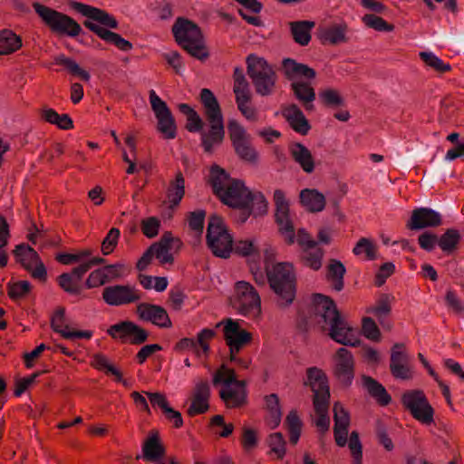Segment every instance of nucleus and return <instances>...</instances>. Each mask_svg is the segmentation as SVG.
<instances>
[{"mask_svg":"<svg viewBox=\"0 0 464 464\" xmlns=\"http://www.w3.org/2000/svg\"><path fill=\"white\" fill-rule=\"evenodd\" d=\"M347 32L348 25L346 23L335 24L330 27L320 29L317 36L323 44L337 45L348 42Z\"/></svg>","mask_w":464,"mask_h":464,"instance_id":"cd10ccee","label":"nucleus"},{"mask_svg":"<svg viewBox=\"0 0 464 464\" xmlns=\"http://www.w3.org/2000/svg\"><path fill=\"white\" fill-rule=\"evenodd\" d=\"M334 376L342 387H350L354 379L355 362L353 353L346 348H339L334 354Z\"/></svg>","mask_w":464,"mask_h":464,"instance_id":"4468645a","label":"nucleus"},{"mask_svg":"<svg viewBox=\"0 0 464 464\" xmlns=\"http://www.w3.org/2000/svg\"><path fill=\"white\" fill-rule=\"evenodd\" d=\"M235 382H237L235 370L227 368L225 364L221 365L220 369L215 373L213 378L214 385L222 382L226 386H229Z\"/></svg>","mask_w":464,"mask_h":464,"instance_id":"052dcab7","label":"nucleus"},{"mask_svg":"<svg viewBox=\"0 0 464 464\" xmlns=\"http://www.w3.org/2000/svg\"><path fill=\"white\" fill-rule=\"evenodd\" d=\"M185 195V179L181 171L176 173L175 179L170 180L167 189V198L170 208H176Z\"/></svg>","mask_w":464,"mask_h":464,"instance_id":"e433bc0d","label":"nucleus"},{"mask_svg":"<svg viewBox=\"0 0 464 464\" xmlns=\"http://www.w3.org/2000/svg\"><path fill=\"white\" fill-rule=\"evenodd\" d=\"M354 255L359 256L365 253L367 259L374 260L376 258V246L366 237H362L353 249Z\"/></svg>","mask_w":464,"mask_h":464,"instance_id":"bf43d9fd","label":"nucleus"},{"mask_svg":"<svg viewBox=\"0 0 464 464\" xmlns=\"http://www.w3.org/2000/svg\"><path fill=\"white\" fill-rule=\"evenodd\" d=\"M205 217L206 211L203 209L189 212L188 218L189 227L196 232L202 233Z\"/></svg>","mask_w":464,"mask_h":464,"instance_id":"338daca9","label":"nucleus"},{"mask_svg":"<svg viewBox=\"0 0 464 464\" xmlns=\"http://www.w3.org/2000/svg\"><path fill=\"white\" fill-rule=\"evenodd\" d=\"M33 7L35 13L52 31L67 34L71 37H75L81 34V25L70 16L40 3H34Z\"/></svg>","mask_w":464,"mask_h":464,"instance_id":"1a4fd4ad","label":"nucleus"},{"mask_svg":"<svg viewBox=\"0 0 464 464\" xmlns=\"http://www.w3.org/2000/svg\"><path fill=\"white\" fill-rule=\"evenodd\" d=\"M362 23L369 28L378 32H392L394 25L387 23L383 18L374 14H366L362 18Z\"/></svg>","mask_w":464,"mask_h":464,"instance_id":"864d4df0","label":"nucleus"},{"mask_svg":"<svg viewBox=\"0 0 464 464\" xmlns=\"http://www.w3.org/2000/svg\"><path fill=\"white\" fill-rule=\"evenodd\" d=\"M314 26L312 21H295L289 23L294 41L301 46H306L311 41V30Z\"/></svg>","mask_w":464,"mask_h":464,"instance_id":"4c0bfd02","label":"nucleus"},{"mask_svg":"<svg viewBox=\"0 0 464 464\" xmlns=\"http://www.w3.org/2000/svg\"><path fill=\"white\" fill-rule=\"evenodd\" d=\"M292 159L301 169L310 174L314 170V160L311 151L304 144L294 142L289 145Z\"/></svg>","mask_w":464,"mask_h":464,"instance_id":"c85d7f7f","label":"nucleus"},{"mask_svg":"<svg viewBox=\"0 0 464 464\" xmlns=\"http://www.w3.org/2000/svg\"><path fill=\"white\" fill-rule=\"evenodd\" d=\"M283 115L291 128L297 133L306 135L311 129L308 120L296 104H291L283 111Z\"/></svg>","mask_w":464,"mask_h":464,"instance_id":"bb28decb","label":"nucleus"},{"mask_svg":"<svg viewBox=\"0 0 464 464\" xmlns=\"http://www.w3.org/2000/svg\"><path fill=\"white\" fill-rule=\"evenodd\" d=\"M235 179L218 164H213L209 169L208 183L212 188L213 194L218 197L221 192L228 187Z\"/></svg>","mask_w":464,"mask_h":464,"instance_id":"2f4dec72","label":"nucleus"},{"mask_svg":"<svg viewBox=\"0 0 464 464\" xmlns=\"http://www.w3.org/2000/svg\"><path fill=\"white\" fill-rule=\"evenodd\" d=\"M313 300L315 307V316L322 314H331L332 311L338 310L334 301L323 294H314Z\"/></svg>","mask_w":464,"mask_h":464,"instance_id":"5fc2aeb1","label":"nucleus"},{"mask_svg":"<svg viewBox=\"0 0 464 464\" xmlns=\"http://www.w3.org/2000/svg\"><path fill=\"white\" fill-rule=\"evenodd\" d=\"M72 7L83 16L95 21L105 27L112 29H116L118 27V22L116 19L102 9L78 2H72Z\"/></svg>","mask_w":464,"mask_h":464,"instance_id":"393cba45","label":"nucleus"},{"mask_svg":"<svg viewBox=\"0 0 464 464\" xmlns=\"http://www.w3.org/2000/svg\"><path fill=\"white\" fill-rule=\"evenodd\" d=\"M442 224L441 215L430 208H418L411 212L407 222L410 230H420L427 227H437Z\"/></svg>","mask_w":464,"mask_h":464,"instance_id":"6ab92c4d","label":"nucleus"},{"mask_svg":"<svg viewBox=\"0 0 464 464\" xmlns=\"http://www.w3.org/2000/svg\"><path fill=\"white\" fill-rule=\"evenodd\" d=\"M107 333L113 339H119L122 343L140 344L145 342V330L130 321H121L113 324Z\"/></svg>","mask_w":464,"mask_h":464,"instance_id":"a211bd4d","label":"nucleus"},{"mask_svg":"<svg viewBox=\"0 0 464 464\" xmlns=\"http://www.w3.org/2000/svg\"><path fill=\"white\" fill-rule=\"evenodd\" d=\"M51 325L53 331L60 334L63 338L68 340L74 339H90L92 332L71 330L66 322L65 309L59 307L52 316Z\"/></svg>","mask_w":464,"mask_h":464,"instance_id":"5701e85b","label":"nucleus"},{"mask_svg":"<svg viewBox=\"0 0 464 464\" xmlns=\"http://www.w3.org/2000/svg\"><path fill=\"white\" fill-rule=\"evenodd\" d=\"M147 321L160 328H169L172 325L165 308L155 304H147Z\"/></svg>","mask_w":464,"mask_h":464,"instance_id":"37998d69","label":"nucleus"},{"mask_svg":"<svg viewBox=\"0 0 464 464\" xmlns=\"http://www.w3.org/2000/svg\"><path fill=\"white\" fill-rule=\"evenodd\" d=\"M121 232L118 228L112 227L102 240V252L103 255L111 254L117 246Z\"/></svg>","mask_w":464,"mask_h":464,"instance_id":"0e129e2a","label":"nucleus"},{"mask_svg":"<svg viewBox=\"0 0 464 464\" xmlns=\"http://www.w3.org/2000/svg\"><path fill=\"white\" fill-rule=\"evenodd\" d=\"M251 101V97H237L236 99V102L237 105V109L249 121H256L257 112L255 107L249 105V102Z\"/></svg>","mask_w":464,"mask_h":464,"instance_id":"e2e57ef3","label":"nucleus"},{"mask_svg":"<svg viewBox=\"0 0 464 464\" xmlns=\"http://www.w3.org/2000/svg\"><path fill=\"white\" fill-rule=\"evenodd\" d=\"M420 57L427 66L431 67L438 72L443 73L451 70L450 63H445L440 58L432 53L420 52Z\"/></svg>","mask_w":464,"mask_h":464,"instance_id":"6e6d98bb","label":"nucleus"},{"mask_svg":"<svg viewBox=\"0 0 464 464\" xmlns=\"http://www.w3.org/2000/svg\"><path fill=\"white\" fill-rule=\"evenodd\" d=\"M237 299L235 307L245 316L256 315L261 313V299L255 287L248 282L238 281L235 285Z\"/></svg>","mask_w":464,"mask_h":464,"instance_id":"f8f14e48","label":"nucleus"},{"mask_svg":"<svg viewBox=\"0 0 464 464\" xmlns=\"http://www.w3.org/2000/svg\"><path fill=\"white\" fill-rule=\"evenodd\" d=\"M362 332L369 340L378 342L381 339V332L374 320L371 317H364L362 319Z\"/></svg>","mask_w":464,"mask_h":464,"instance_id":"680f3d73","label":"nucleus"},{"mask_svg":"<svg viewBox=\"0 0 464 464\" xmlns=\"http://www.w3.org/2000/svg\"><path fill=\"white\" fill-rule=\"evenodd\" d=\"M147 399L150 401L151 408L156 411H160L161 412L163 408H166L169 405V401L166 394L160 392H147Z\"/></svg>","mask_w":464,"mask_h":464,"instance_id":"774afa93","label":"nucleus"},{"mask_svg":"<svg viewBox=\"0 0 464 464\" xmlns=\"http://www.w3.org/2000/svg\"><path fill=\"white\" fill-rule=\"evenodd\" d=\"M210 387L207 381L198 382L193 390L191 404L188 409V414L191 417L203 414L209 409Z\"/></svg>","mask_w":464,"mask_h":464,"instance_id":"b1692460","label":"nucleus"},{"mask_svg":"<svg viewBox=\"0 0 464 464\" xmlns=\"http://www.w3.org/2000/svg\"><path fill=\"white\" fill-rule=\"evenodd\" d=\"M102 298L106 304L120 306L139 299L137 291L129 285H116L103 289Z\"/></svg>","mask_w":464,"mask_h":464,"instance_id":"412c9836","label":"nucleus"},{"mask_svg":"<svg viewBox=\"0 0 464 464\" xmlns=\"http://www.w3.org/2000/svg\"><path fill=\"white\" fill-rule=\"evenodd\" d=\"M224 324V339L227 345H237L244 347L252 341V334L241 329L238 322L227 318L217 324V327Z\"/></svg>","mask_w":464,"mask_h":464,"instance_id":"4be33fe9","label":"nucleus"},{"mask_svg":"<svg viewBox=\"0 0 464 464\" xmlns=\"http://www.w3.org/2000/svg\"><path fill=\"white\" fill-rule=\"evenodd\" d=\"M300 202L312 213L322 211L325 207V197L315 188H304L300 192Z\"/></svg>","mask_w":464,"mask_h":464,"instance_id":"f704fd0d","label":"nucleus"},{"mask_svg":"<svg viewBox=\"0 0 464 464\" xmlns=\"http://www.w3.org/2000/svg\"><path fill=\"white\" fill-rule=\"evenodd\" d=\"M285 422L289 432V441L293 445H295L300 439L303 427V422L299 418L297 411L295 410L290 411Z\"/></svg>","mask_w":464,"mask_h":464,"instance_id":"09e8293b","label":"nucleus"},{"mask_svg":"<svg viewBox=\"0 0 464 464\" xmlns=\"http://www.w3.org/2000/svg\"><path fill=\"white\" fill-rule=\"evenodd\" d=\"M313 404L314 411L318 415L315 425L321 432L325 433L330 427V418L328 415L330 400H316L313 401Z\"/></svg>","mask_w":464,"mask_h":464,"instance_id":"a18cd8bd","label":"nucleus"},{"mask_svg":"<svg viewBox=\"0 0 464 464\" xmlns=\"http://www.w3.org/2000/svg\"><path fill=\"white\" fill-rule=\"evenodd\" d=\"M221 400L226 403L228 408H238L246 403V389L240 390H221L219 392Z\"/></svg>","mask_w":464,"mask_h":464,"instance_id":"49530a36","label":"nucleus"},{"mask_svg":"<svg viewBox=\"0 0 464 464\" xmlns=\"http://www.w3.org/2000/svg\"><path fill=\"white\" fill-rule=\"evenodd\" d=\"M249 209L255 217L264 216L267 213V201L261 192H251L249 197Z\"/></svg>","mask_w":464,"mask_h":464,"instance_id":"4d7b16f0","label":"nucleus"},{"mask_svg":"<svg viewBox=\"0 0 464 464\" xmlns=\"http://www.w3.org/2000/svg\"><path fill=\"white\" fill-rule=\"evenodd\" d=\"M276 205L275 219L280 234L284 237L287 245H293L296 241L304 248H314L318 242L314 240L304 228H299L295 237V227L289 217V203L285 199L283 190L276 189L274 192Z\"/></svg>","mask_w":464,"mask_h":464,"instance_id":"7ed1b4c3","label":"nucleus"},{"mask_svg":"<svg viewBox=\"0 0 464 464\" xmlns=\"http://www.w3.org/2000/svg\"><path fill=\"white\" fill-rule=\"evenodd\" d=\"M182 245L181 240L179 237H174L170 231L164 232L160 239L151 244L147 249V265L152 258L157 259L160 266L173 265L174 256L170 250L172 248L179 250Z\"/></svg>","mask_w":464,"mask_h":464,"instance_id":"ddd939ff","label":"nucleus"},{"mask_svg":"<svg viewBox=\"0 0 464 464\" xmlns=\"http://www.w3.org/2000/svg\"><path fill=\"white\" fill-rule=\"evenodd\" d=\"M390 371L395 379L410 380L412 372L410 365V357L405 351V344L396 343L391 349Z\"/></svg>","mask_w":464,"mask_h":464,"instance_id":"dca6fc26","label":"nucleus"},{"mask_svg":"<svg viewBox=\"0 0 464 464\" xmlns=\"http://www.w3.org/2000/svg\"><path fill=\"white\" fill-rule=\"evenodd\" d=\"M362 385L367 390L369 395L382 405L386 406L392 401L391 395L387 392L382 384L371 376H362Z\"/></svg>","mask_w":464,"mask_h":464,"instance_id":"c9c22d12","label":"nucleus"},{"mask_svg":"<svg viewBox=\"0 0 464 464\" xmlns=\"http://www.w3.org/2000/svg\"><path fill=\"white\" fill-rule=\"evenodd\" d=\"M318 98L322 104L325 107H343L345 105L344 99L341 96L340 92L335 89L322 90L318 93Z\"/></svg>","mask_w":464,"mask_h":464,"instance_id":"3c124183","label":"nucleus"},{"mask_svg":"<svg viewBox=\"0 0 464 464\" xmlns=\"http://www.w3.org/2000/svg\"><path fill=\"white\" fill-rule=\"evenodd\" d=\"M200 102L209 126L208 131L203 130L204 122L191 106L180 103L178 107L179 111L187 117L186 130L188 132H200L204 151L212 154L214 146L220 145L225 139L224 118L219 102L211 90L207 88L201 90Z\"/></svg>","mask_w":464,"mask_h":464,"instance_id":"f257e3e1","label":"nucleus"},{"mask_svg":"<svg viewBox=\"0 0 464 464\" xmlns=\"http://www.w3.org/2000/svg\"><path fill=\"white\" fill-rule=\"evenodd\" d=\"M149 100L156 119V130L162 139L174 140L178 134V126L171 110L154 90L149 92Z\"/></svg>","mask_w":464,"mask_h":464,"instance_id":"6e6552de","label":"nucleus"},{"mask_svg":"<svg viewBox=\"0 0 464 464\" xmlns=\"http://www.w3.org/2000/svg\"><path fill=\"white\" fill-rule=\"evenodd\" d=\"M318 324L322 331H327L328 335L338 343L343 345L357 347L361 341L355 335V330L342 317L339 310L332 311L331 314L317 315Z\"/></svg>","mask_w":464,"mask_h":464,"instance_id":"423d86ee","label":"nucleus"},{"mask_svg":"<svg viewBox=\"0 0 464 464\" xmlns=\"http://www.w3.org/2000/svg\"><path fill=\"white\" fill-rule=\"evenodd\" d=\"M251 191L240 179H235L218 197L219 200L230 208H243L249 205Z\"/></svg>","mask_w":464,"mask_h":464,"instance_id":"f3484780","label":"nucleus"},{"mask_svg":"<svg viewBox=\"0 0 464 464\" xmlns=\"http://www.w3.org/2000/svg\"><path fill=\"white\" fill-rule=\"evenodd\" d=\"M14 254L18 262L26 269H32L35 264L41 261L37 252L25 244L16 246Z\"/></svg>","mask_w":464,"mask_h":464,"instance_id":"79ce46f5","label":"nucleus"},{"mask_svg":"<svg viewBox=\"0 0 464 464\" xmlns=\"http://www.w3.org/2000/svg\"><path fill=\"white\" fill-rule=\"evenodd\" d=\"M291 90L296 100H298L306 111H313V102L315 100V92L307 82L297 81L291 83Z\"/></svg>","mask_w":464,"mask_h":464,"instance_id":"72a5a7b5","label":"nucleus"},{"mask_svg":"<svg viewBox=\"0 0 464 464\" xmlns=\"http://www.w3.org/2000/svg\"><path fill=\"white\" fill-rule=\"evenodd\" d=\"M232 253L249 259V263L258 261L260 258L259 246L255 238L237 239L232 243Z\"/></svg>","mask_w":464,"mask_h":464,"instance_id":"7c9ffc66","label":"nucleus"},{"mask_svg":"<svg viewBox=\"0 0 464 464\" xmlns=\"http://www.w3.org/2000/svg\"><path fill=\"white\" fill-rule=\"evenodd\" d=\"M276 251L272 246L264 250L265 271L267 281L275 295V302L280 308L293 304L296 295V276L294 265L290 262L275 263Z\"/></svg>","mask_w":464,"mask_h":464,"instance_id":"f03ea898","label":"nucleus"},{"mask_svg":"<svg viewBox=\"0 0 464 464\" xmlns=\"http://www.w3.org/2000/svg\"><path fill=\"white\" fill-rule=\"evenodd\" d=\"M235 98L251 97L249 83L240 67H236L233 73Z\"/></svg>","mask_w":464,"mask_h":464,"instance_id":"8fccbe9b","label":"nucleus"},{"mask_svg":"<svg viewBox=\"0 0 464 464\" xmlns=\"http://www.w3.org/2000/svg\"><path fill=\"white\" fill-rule=\"evenodd\" d=\"M172 34L177 44L192 57L205 61L209 53L205 44L200 27L191 20L178 17L172 25Z\"/></svg>","mask_w":464,"mask_h":464,"instance_id":"20e7f679","label":"nucleus"},{"mask_svg":"<svg viewBox=\"0 0 464 464\" xmlns=\"http://www.w3.org/2000/svg\"><path fill=\"white\" fill-rule=\"evenodd\" d=\"M333 411L334 420V428L348 429L350 425V415L343 404L339 401L334 402Z\"/></svg>","mask_w":464,"mask_h":464,"instance_id":"13d9d810","label":"nucleus"},{"mask_svg":"<svg viewBox=\"0 0 464 464\" xmlns=\"http://www.w3.org/2000/svg\"><path fill=\"white\" fill-rule=\"evenodd\" d=\"M207 246L211 253L220 258H228L232 253L233 237L224 219L216 214L208 218L206 236Z\"/></svg>","mask_w":464,"mask_h":464,"instance_id":"0eeeda50","label":"nucleus"},{"mask_svg":"<svg viewBox=\"0 0 464 464\" xmlns=\"http://www.w3.org/2000/svg\"><path fill=\"white\" fill-rule=\"evenodd\" d=\"M102 257H92L77 267H74L72 273H63L58 277L59 285L67 293L72 295H80L82 287L79 285L83 275L90 270L93 266L102 264L104 262Z\"/></svg>","mask_w":464,"mask_h":464,"instance_id":"2eb2a0df","label":"nucleus"},{"mask_svg":"<svg viewBox=\"0 0 464 464\" xmlns=\"http://www.w3.org/2000/svg\"><path fill=\"white\" fill-rule=\"evenodd\" d=\"M166 447L158 430H151L147 436V461L157 462L166 457Z\"/></svg>","mask_w":464,"mask_h":464,"instance_id":"c756f323","label":"nucleus"},{"mask_svg":"<svg viewBox=\"0 0 464 464\" xmlns=\"http://www.w3.org/2000/svg\"><path fill=\"white\" fill-rule=\"evenodd\" d=\"M282 71L288 81L295 82L297 78L313 80L316 76L314 69L307 64L297 63L295 59L285 58L282 62Z\"/></svg>","mask_w":464,"mask_h":464,"instance_id":"a878e982","label":"nucleus"},{"mask_svg":"<svg viewBox=\"0 0 464 464\" xmlns=\"http://www.w3.org/2000/svg\"><path fill=\"white\" fill-rule=\"evenodd\" d=\"M266 409L269 412L267 423L271 429L276 428L281 422L282 411L277 394L271 393L265 397Z\"/></svg>","mask_w":464,"mask_h":464,"instance_id":"c03bdc74","label":"nucleus"},{"mask_svg":"<svg viewBox=\"0 0 464 464\" xmlns=\"http://www.w3.org/2000/svg\"><path fill=\"white\" fill-rule=\"evenodd\" d=\"M392 312L391 296L388 294H382L374 306L370 307L367 313L372 314L383 328L390 330L392 323L388 317Z\"/></svg>","mask_w":464,"mask_h":464,"instance_id":"473e14b6","label":"nucleus"},{"mask_svg":"<svg viewBox=\"0 0 464 464\" xmlns=\"http://www.w3.org/2000/svg\"><path fill=\"white\" fill-rule=\"evenodd\" d=\"M306 381L304 385L309 386L314 392V401L330 400V388L326 374L318 367H309L306 370Z\"/></svg>","mask_w":464,"mask_h":464,"instance_id":"aec40b11","label":"nucleus"},{"mask_svg":"<svg viewBox=\"0 0 464 464\" xmlns=\"http://www.w3.org/2000/svg\"><path fill=\"white\" fill-rule=\"evenodd\" d=\"M246 72L251 79L256 93L268 96L274 92L276 73L266 59L255 54L246 57Z\"/></svg>","mask_w":464,"mask_h":464,"instance_id":"39448f33","label":"nucleus"},{"mask_svg":"<svg viewBox=\"0 0 464 464\" xmlns=\"http://www.w3.org/2000/svg\"><path fill=\"white\" fill-rule=\"evenodd\" d=\"M401 402L404 409L424 425L434 422V409L422 390H409L402 393Z\"/></svg>","mask_w":464,"mask_h":464,"instance_id":"9d476101","label":"nucleus"},{"mask_svg":"<svg viewBox=\"0 0 464 464\" xmlns=\"http://www.w3.org/2000/svg\"><path fill=\"white\" fill-rule=\"evenodd\" d=\"M461 235L456 228H448L439 237V246L448 256L455 253L459 246Z\"/></svg>","mask_w":464,"mask_h":464,"instance_id":"a19ab883","label":"nucleus"},{"mask_svg":"<svg viewBox=\"0 0 464 464\" xmlns=\"http://www.w3.org/2000/svg\"><path fill=\"white\" fill-rule=\"evenodd\" d=\"M227 130L234 150L239 159L251 164H256L258 153L252 146L250 136L244 127L236 120H230L227 123Z\"/></svg>","mask_w":464,"mask_h":464,"instance_id":"9b49d317","label":"nucleus"},{"mask_svg":"<svg viewBox=\"0 0 464 464\" xmlns=\"http://www.w3.org/2000/svg\"><path fill=\"white\" fill-rule=\"evenodd\" d=\"M349 449L352 456L353 457L355 464H361L362 459V443L359 440V434L357 431H353L350 435Z\"/></svg>","mask_w":464,"mask_h":464,"instance_id":"69168bd1","label":"nucleus"},{"mask_svg":"<svg viewBox=\"0 0 464 464\" xmlns=\"http://www.w3.org/2000/svg\"><path fill=\"white\" fill-rule=\"evenodd\" d=\"M345 273L346 268L341 261L337 259H330L327 266L326 279L332 282V287L334 290L340 292L343 289V277Z\"/></svg>","mask_w":464,"mask_h":464,"instance_id":"58836bf2","label":"nucleus"},{"mask_svg":"<svg viewBox=\"0 0 464 464\" xmlns=\"http://www.w3.org/2000/svg\"><path fill=\"white\" fill-rule=\"evenodd\" d=\"M324 250L321 247L304 248L298 256L299 263L314 271H318L323 266Z\"/></svg>","mask_w":464,"mask_h":464,"instance_id":"ea45409f","label":"nucleus"},{"mask_svg":"<svg viewBox=\"0 0 464 464\" xmlns=\"http://www.w3.org/2000/svg\"><path fill=\"white\" fill-rule=\"evenodd\" d=\"M22 45L21 39L9 30L0 31V54H8Z\"/></svg>","mask_w":464,"mask_h":464,"instance_id":"de8ad7c7","label":"nucleus"},{"mask_svg":"<svg viewBox=\"0 0 464 464\" xmlns=\"http://www.w3.org/2000/svg\"><path fill=\"white\" fill-rule=\"evenodd\" d=\"M270 453H274L278 459H283L286 453V441L281 432L270 434L266 439Z\"/></svg>","mask_w":464,"mask_h":464,"instance_id":"603ef678","label":"nucleus"}]
</instances>
